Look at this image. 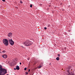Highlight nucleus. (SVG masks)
Here are the masks:
<instances>
[{
    "label": "nucleus",
    "mask_w": 75,
    "mask_h": 75,
    "mask_svg": "<svg viewBox=\"0 0 75 75\" xmlns=\"http://www.w3.org/2000/svg\"><path fill=\"white\" fill-rule=\"evenodd\" d=\"M7 73V70L5 69L2 68V67L0 65V75H4Z\"/></svg>",
    "instance_id": "f257e3e1"
},
{
    "label": "nucleus",
    "mask_w": 75,
    "mask_h": 75,
    "mask_svg": "<svg viewBox=\"0 0 75 75\" xmlns=\"http://www.w3.org/2000/svg\"><path fill=\"white\" fill-rule=\"evenodd\" d=\"M32 44L33 42H32L28 40L24 42L23 43V44H24L25 46H29L31 45Z\"/></svg>",
    "instance_id": "f03ea898"
},
{
    "label": "nucleus",
    "mask_w": 75,
    "mask_h": 75,
    "mask_svg": "<svg viewBox=\"0 0 75 75\" xmlns=\"http://www.w3.org/2000/svg\"><path fill=\"white\" fill-rule=\"evenodd\" d=\"M71 71H72V69H71V68H70V67H68V69L67 70V72H68V75H74V74L73 72L71 73H70V71H71Z\"/></svg>",
    "instance_id": "7ed1b4c3"
},
{
    "label": "nucleus",
    "mask_w": 75,
    "mask_h": 75,
    "mask_svg": "<svg viewBox=\"0 0 75 75\" xmlns=\"http://www.w3.org/2000/svg\"><path fill=\"white\" fill-rule=\"evenodd\" d=\"M8 39H7V40L6 39H4L3 40V42L6 46H7V45H8Z\"/></svg>",
    "instance_id": "20e7f679"
},
{
    "label": "nucleus",
    "mask_w": 75,
    "mask_h": 75,
    "mask_svg": "<svg viewBox=\"0 0 75 75\" xmlns=\"http://www.w3.org/2000/svg\"><path fill=\"white\" fill-rule=\"evenodd\" d=\"M8 42H9V43H10V44H11V45H14V42L13 41V40H12L11 39L8 38Z\"/></svg>",
    "instance_id": "39448f33"
},
{
    "label": "nucleus",
    "mask_w": 75,
    "mask_h": 75,
    "mask_svg": "<svg viewBox=\"0 0 75 75\" xmlns=\"http://www.w3.org/2000/svg\"><path fill=\"white\" fill-rule=\"evenodd\" d=\"M8 37H12V33H9L8 35Z\"/></svg>",
    "instance_id": "423d86ee"
},
{
    "label": "nucleus",
    "mask_w": 75,
    "mask_h": 75,
    "mask_svg": "<svg viewBox=\"0 0 75 75\" xmlns=\"http://www.w3.org/2000/svg\"><path fill=\"white\" fill-rule=\"evenodd\" d=\"M2 57L4 58H7V55L6 54H4L2 56Z\"/></svg>",
    "instance_id": "0eeeda50"
},
{
    "label": "nucleus",
    "mask_w": 75,
    "mask_h": 75,
    "mask_svg": "<svg viewBox=\"0 0 75 75\" xmlns=\"http://www.w3.org/2000/svg\"><path fill=\"white\" fill-rule=\"evenodd\" d=\"M16 69L17 70H19V69H20V68L19 67V66H16Z\"/></svg>",
    "instance_id": "6e6552de"
},
{
    "label": "nucleus",
    "mask_w": 75,
    "mask_h": 75,
    "mask_svg": "<svg viewBox=\"0 0 75 75\" xmlns=\"http://www.w3.org/2000/svg\"><path fill=\"white\" fill-rule=\"evenodd\" d=\"M56 59L57 61H59V57H58L56 58Z\"/></svg>",
    "instance_id": "1a4fd4ad"
},
{
    "label": "nucleus",
    "mask_w": 75,
    "mask_h": 75,
    "mask_svg": "<svg viewBox=\"0 0 75 75\" xmlns=\"http://www.w3.org/2000/svg\"><path fill=\"white\" fill-rule=\"evenodd\" d=\"M41 67H42V66H40L39 67H38V69H40V68H41Z\"/></svg>",
    "instance_id": "9d476101"
},
{
    "label": "nucleus",
    "mask_w": 75,
    "mask_h": 75,
    "mask_svg": "<svg viewBox=\"0 0 75 75\" xmlns=\"http://www.w3.org/2000/svg\"><path fill=\"white\" fill-rule=\"evenodd\" d=\"M2 52H3L4 53H6V51H5V50H4V51H2Z\"/></svg>",
    "instance_id": "9b49d317"
},
{
    "label": "nucleus",
    "mask_w": 75,
    "mask_h": 75,
    "mask_svg": "<svg viewBox=\"0 0 75 75\" xmlns=\"http://www.w3.org/2000/svg\"><path fill=\"white\" fill-rule=\"evenodd\" d=\"M47 27H50V24L48 25H47Z\"/></svg>",
    "instance_id": "f8f14e48"
},
{
    "label": "nucleus",
    "mask_w": 75,
    "mask_h": 75,
    "mask_svg": "<svg viewBox=\"0 0 75 75\" xmlns=\"http://www.w3.org/2000/svg\"><path fill=\"white\" fill-rule=\"evenodd\" d=\"M30 7L31 8L33 7V5L32 4H31L30 6Z\"/></svg>",
    "instance_id": "ddd939ff"
},
{
    "label": "nucleus",
    "mask_w": 75,
    "mask_h": 75,
    "mask_svg": "<svg viewBox=\"0 0 75 75\" xmlns=\"http://www.w3.org/2000/svg\"><path fill=\"white\" fill-rule=\"evenodd\" d=\"M57 56H58V57H60V54H57Z\"/></svg>",
    "instance_id": "4468645a"
},
{
    "label": "nucleus",
    "mask_w": 75,
    "mask_h": 75,
    "mask_svg": "<svg viewBox=\"0 0 75 75\" xmlns=\"http://www.w3.org/2000/svg\"><path fill=\"white\" fill-rule=\"evenodd\" d=\"M24 70H25V71H26V70H27V67H26L25 68H24Z\"/></svg>",
    "instance_id": "2eb2a0df"
},
{
    "label": "nucleus",
    "mask_w": 75,
    "mask_h": 75,
    "mask_svg": "<svg viewBox=\"0 0 75 75\" xmlns=\"http://www.w3.org/2000/svg\"><path fill=\"white\" fill-rule=\"evenodd\" d=\"M20 3H21V4H22V3H23V2L21 1H20Z\"/></svg>",
    "instance_id": "dca6fc26"
},
{
    "label": "nucleus",
    "mask_w": 75,
    "mask_h": 75,
    "mask_svg": "<svg viewBox=\"0 0 75 75\" xmlns=\"http://www.w3.org/2000/svg\"><path fill=\"white\" fill-rule=\"evenodd\" d=\"M25 74H26V75H27V74H28V72H26Z\"/></svg>",
    "instance_id": "f3484780"
},
{
    "label": "nucleus",
    "mask_w": 75,
    "mask_h": 75,
    "mask_svg": "<svg viewBox=\"0 0 75 75\" xmlns=\"http://www.w3.org/2000/svg\"><path fill=\"white\" fill-rule=\"evenodd\" d=\"M47 27H45L44 28L45 30H47Z\"/></svg>",
    "instance_id": "a211bd4d"
},
{
    "label": "nucleus",
    "mask_w": 75,
    "mask_h": 75,
    "mask_svg": "<svg viewBox=\"0 0 75 75\" xmlns=\"http://www.w3.org/2000/svg\"><path fill=\"white\" fill-rule=\"evenodd\" d=\"M2 0L3 1H4H4H5V0Z\"/></svg>",
    "instance_id": "6ab92c4d"
},
{
    "label": "nucleus",
    "mask_w": 75,
    "mask_h": 75,
    "mask_svg": "<svg viewBox=\"0 0 75 75\" xmlns=\"http://www.w3.org/2000/svg\"><path fill=\"white\" fill-rule=\"evenodd\" d=\"M66 49H67V47H65L64 48V50H66Z\"/></svg>",
    "instance_id": "aec40b11"
},
{
    "label": "nucleus",
    "mask_w": 75,
    "mask_h": 75,
    "mask_svg": "<svg viewBox=\"0 0 75 75\" xmlns=\"http://www.w3.org/2000/svg\"><path fill=\"white\" fill-rule=\"evenodd\" d=\"M30 69H29L28 70V72H30Z\"/></svg>",
    "instance_id": "412c9836"
},
{
    "label": "nucleus",
    "mask_w": 75,
    "mask_h": 75,
    "mask_svg": "<svg viewBox=\"0 0 75 75\" xmlns=\"http://www.w3.org/2000/svg\"><path fill=\"white\" fill-rule=\"evenodd\" d=\"M20 65H21V63L20 62Z\"/></svg>",
    "instance_id": "4be33fe9"
},
{
    "label": "nucleus",
    "mask_w": 75,
    "mask_h": 75,
    "mask_svg": "<svg viewBox=\"0 0 75 75\" xmlns=\"http://www.w3.org/2000/svg\"><path fill=\"white\" fill-rule=\"evenodd\" d=\"M14 69L15 70H16V69L14 68Z\"/></svg>",
    "instance_id": "5701e85b"
},
{
    "label": "nucleus",
    "mask_w": 75,
    "mask_h": 75,
    "mask_svg": "<svg viewBox=\"0 0 75 75\" xmlns=\"http://www.w3.org/2000/svg\"><path fill=\"white\" fill-rule=\"evenodd\" d=\"M0 53H2V52H0Z\"/></svg>",
    "instance_id": "b1692460"
},
{
    "label": "nucleus",
    "mask_w": 75,
    "mask_h": 75,
    "mask_svg": "<svg viewBox=\"0 0 75 75\" xmlns=\"http://www.w3.org/2000/svg\"><path fill=\"white\" fill-rule=\"evenodd\" d=\"M6 75H8V74H7Z\"/></svg>",
    "instance_id": "393cba45"
},
{
    "label": "nucleus",
    "mask_w": 75,
    "mask_h": 75,
    "mask_svg": "<svg viewBox=\"0 0 75 75\" xmlns=\"http://www.w3.org/2000/svg\"><path fill=\"white\" fill-rule=\"evenodd\" d=\"M0 50V51H1V50Z\"/></svg>",
    "instance_id": "a878e982"
}]
</instances>
